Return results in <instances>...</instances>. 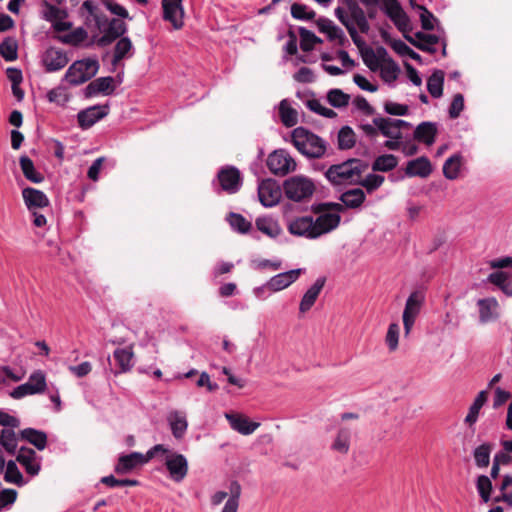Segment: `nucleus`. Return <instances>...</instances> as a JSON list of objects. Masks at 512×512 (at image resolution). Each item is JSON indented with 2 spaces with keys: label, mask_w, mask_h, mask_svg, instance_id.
<instances>
[{
  "label": "nucleus",
  "mask_w": 512,
  "mask_h": 512,
  "mask_svg": "<svg viewBox=\"0 0 512 512\" xmlns=\"http://www.w3.org/2000/svg\"><path fill=\"white\" fill-rule=\"evenodd\" d=\"M370 168L368 161L350 158L346 161L331 165L325 172V177L333 186L358 185L361 175Z\"/></svg>",
  "instance_id": "1"
},
{
  "label": "nucleus",
  "mask_w": 512,
  "mask_h": 512,
  "mask_svg": "<svg viewBox=\"0 0 512 512\" xmlns=\"http://www.w3.org/2000/svg\"><path fill=\"white\" fill-rule=\"evenodd\" d=\"M291 137L297 150L309 158H320L326 152L325 142L304 127L295 128Z\"/></svg>",
  "instance_id": "2"
},
{
  "label": "nucleus",
  "mask_w": 512,
  "mask_h": 512,
  "mask_svg": "<svg viewBox=\"0 0 512 512\" xmlns=\"http://www.w3.org/2000/svg\"><path fill=\"white\" fill-rule=\"evenodd\" d=\"M99 62L86 58L73 62L67 69L64 80L72 86L81 85L92 79L98 72Z\"/></svg>",
  "instance_id": "3"
},
{
  "label": "nucleus",
  "mask_w": 512,
  "mask_h": 512,
  "mask_svg": "<svg viewBox=\"0 0 512 512\" xmlns=\"http://www.w3.org/2000/svg\"><path fill=\"white\" fill-rule=\"evenodd\" d=\"M283 189L288 199L301 202L312 197L315 185L306 177L293 176L284 181Z\"/></svg>",
  "instance_id": "4"
},
{
  "label": "nucleus",
  "mask_w": 512,
  "mask_h": 512,
  "mask_svg": "<svg viewBox=\"0 0 512 512\" xmlns=\"http://www.w3.org/2000/svg\"><path fill=\"white\" fill-rule=\"evenodd\" d=\"M424 301L425 296L421 291H414L409 295L402 315L405 337H408L412 331L415 320L420 314Z\"/></svg>",
  "instance_id": "5"
},
{
  "label": "nucleus",
  "mask_w": 512,
  "mask_h": 512,
  "mask_svg": "<svg viewBox=\"0 0 512 512\" xmlns=\"http://www.w3.org/2000/svg\"><path fill=\"white\" fill-rule=\"evenodd\" d=\"M266 164L271 173L277 176H285L295 171L297 166L295 160L284 149H278L270 153Z\"/></svg>",
  "instance_id": "6"
},
{
  "label": "nucleus",
  "mask_w": 512,
  "mask_h": 512,
  "mask_svg": "<svg viewBox=\"0 0 512 512\" xmlns=\"http://www.w3.org/2000/svg\"><path fill=\"white\" fill-rule=\"evenodd\" d=\"M46 386V376L43 371L38 370L29 376L26 383L14 388L10 396L14 399H20L27 395L43 393Z\"/></svg>",
  "instance_id": "7"
},
{
  "label": "nucleus",
  "mask_w": 512,
  "mask_h": 512,
  "mask_svg": "<svg viewBox=\"0 0 512 512\" xmlns=\"http://www.w3.org/2000/svg\"><path fill=\"white\" fill-rule=\"evenodd\" d=\"M386 17L390 18L403 36L412 31L410 18L397 0H386Z\"/></svg>",
  "instance_id": "8"
},
{
  "label": "nucleus",
  "mask_w": 512,
  "mask_h": 512,
  "mask_svg": "<svg viewBox=\"0 0 512 512\" xmlns=\"http://www.w3.org/2000/svg\"><path fill=\"white\" fill-rule=\"evenodd\" d=\"M165 467L175 482H181L188 474V461L183 454L177 452L166 455Z\"/></svg>",
  "instance_id": "9"
},
{
  "label": "nucleus",
  "mask_w": 512,
  "mask_h": 512,
  "mask_svg": "<svg viewBox=\"0 0 512 512\" xmlns=\"http://www.w3.org/2000/svg\"><path fill=\"white\" fill-rule=\"evenodd\" d=\"M219 184L225 192L234 194L242 186L240 171L234 166H225L217 174Z\"/></svg>",
  "instance_id": "10"
},
{
  "label": "nucleus",
  "mask_w": 512,
  "mask_h": 512,
  "mask_svg": "<svg viewBox=\"0 0 512 512\" xmlns=\"http://www.w3.org/2000/svg\"><path fill=\"white\" fill-rule=\"evenodd\" d=\"M127 30L128 26L124 20L120 18H111L109 23H107V27H105L104 32L98 38L96 43L99 47L109 46L117 39L123 37Z\"/></svg>",
  "instance_id": "11"
},
{
  "label": "nucleus",
  "mask_w": 512,
  "mask_h": 512,
  "mask_svg": "<svg viewBox=\"0 0 512 512\" xmlns=\"http://www.w3.org/2000/svg\"><path fill=\"white\" fill-rule=\"evenodd\" d=\"M281 188L273 179H265L258 186V197L265 207L276 205L281 199Z\"/></svg>",
  "instance_id": "12"
},
{
  "label": "nucleus",
  "mask_w": 512,
  "mask_h": 512,
  "mask_svg": "<svg viewBox=\"0 0 512 512\" xmlns=\"http://www.w3.org/2000/svg\"><path fill=\"white\" fill-rule=\"evenodd\" d=\"M163 19L172 24L176 30L184 26L182 0H162Z\"/></svg>",
  "instance_id": "13"
},
{
  "label": "nucleus",
  "mask_w": 512,
  "mask_h": 512,
  "mask_svg": "<svg viewBox=\"0 0 512 512\" xmlns=\"http://www.w3.org/2000/svg\"><path fill=\"white\" fill-rule=\"evenodd\" d=\"M340 221L341 216L338 213H324L319 215L316 219L312 217L314 239L336 229L339 226Z\"/></svg>",
  "instance_id": "14"
},
{
  "label": "nucleus",
  "mask_w": 512,
  "mask_h": 512,
  "mask_svg": "<svg viewBox=\"0 0 512 512\" xmlns=\"http://www.w3.org/2000/svg\"><path fill=\"white\" fill-rule=\"evenodd\" d=\"M109 105H95L81 110L77 115L78 124L82 129L92 127L96 122L107 116Z\"/></svg>",
  "instance_id": "15"
},
{
  "label": "nucleus",
  "mask_w": 512,
  "mask_h": 512,
  "mask_svg": "<svg viewBox=\"0 0 512 512\" xmlns=\"http://www.w3.org/2000/svg\"><path fill=\"white\" fill-rule=\"evenodd\" d=\"M69 62L67 53L55 47H49L42 56V63L46 72H55L63 69Z\"/></svg>",
  "instance_id": "16"
},
{
  "label": "nucleus",
  "mask_w": 512,
  "mask_h": 512,
  "mask_svg": "<svg viewBox=\"0 0 512 512\" xmlns=\"http://www.w3.org/2000/svg\"><path fill=\"white\" fill-rule=\"evenodd\" d=\"M403 37L414 47L430 54H434L436 52V48L434 46L440 41L439 36L435 34H427L421 31L416 32L414 36H411L410 33H406Z\"/></svg>",
  "instance_id": "17"
},
{
  "label": "nucleus",
  "mask_w": 512,
  "mask_h": 512,
  "mask_svg": "<svg viewBox=\"0 0 512 512\" xmlns=\"http://www.w3.org/2000/svg\"><path fill=\"white\" fill-rule=\"evenodd\" d=\"M16 460L24 467L27 474L36 476L40 472L41 458L37 456L32 448L21 447L18 451Z\"/></svg>",
  "instance_id": "18"
},
{
  "label": "nucleus",
  "mask_w": 512,
  "mask_h": 512,
  "mask_svg": "<svg viewBox=\"0 0 512 512\" xmlns=\"http://www.w3.org/2000/svg\"><path fill=\"white\" fill-rule=\"evenodd\" d=\"M302 273V269H292L286 272L279 273L266 283V287L268 290L277 292L281 291L292 283H294Z\"/></svg>",
  "instance_id": "19"
},
{
  "label": "nucleus",
  "mask_w": 512,
  "mask_h": 512,
  "mask_svg": "<svg viewBox=\"0 0 512 512\" xmlns=\"http://www.w3.org/2000/svg\"><path fill=\"white\" fill-rule=\"evenodd\" d=\"M115 90L114 78L111 76L100 77L90 82L85 90L84 95L86 98H91L98 94L111 95Z\"/></svg>",
  "instance_id": "20"
},
{
  "label": "nucleus",
  "mask_w": 512,
  "mask_h": 512,
  "mask_svg": "<svg viewBox=\"0 0 512 512\" xmlns=\"http://www.w3.org/2000/svg\"><path fill=\"white\" fill-rule=\"evenodd\" d=\"M365 65L372 71H379V76L384 79V48L379 47L377 54L371 47L360 52Z\"/></svg>",
  "instance_id": "21"
},
{
  "label": "nucleus",
  "mask_w": 512,
  "mask_h": 512,
  "mask_svg": "<svg viewBox=\"0 0 512 512\" xmlns=\"http://www.w3.org/2000/svg\"><path fill=\"white\" fill-rule=\"evenodd\" d=\"M287 229L289 233L294 236L314 239L312 229V216H301L290 220Z\"/></svg>",
  "instance_id": "22"
},
{
  "label": "nucleus",
  "mask_w": 512,
  "mask_h": 512,
  "mask_svg": "<svg viewBox=\"0 0 512 512\" xmlns=\"http://www.w3.org/2000/svg\"><path fill=\"white\" fill-rule=\"evenodd\" d=\"M146 464L145 458L140 452H132L127 455H121L115 465L114 471L117 474H127L139 465Z\"/></svg>",
  "instance_id": "23"
},
{
  "label": "nucleus",
  "mask_w": 512,
  "mask_h": 512,
  "mask_svg": "<svg viewBox=\"0 0 512 512\" xmlns=\"http://www.w3.org/2000/svg\"><path fill=\"white\" fill-rule=\"evenodd\" d=\"M405 173L408 177L427 178L432 173V165L426 156L418 157L407 163Z\"/></svg>",
  "instance_id": "24"
},
{
  "label": "nucleus",
  "mask_w": 512,
  "mask_h": 512,
  "mask_svg": "<svg viewBox=\"0 0 512 512\" xmlns=\"http://www.w3.org/2000/svg\"><path fill=\"white\" fill-rule=\"evenodd\" d=\"M22 197L29 210L33 208H44L50 203L44 192L32 187L24 188L22 190Z\"/></svg>",
  "instance_id": "25"
},
{
  "label": "nucleus",
  "mask_w": 512,
  "mask_h": 512,
  "mask_svg": "<svg viewBox=\"0 0 512 512\" xmlns=\"http://www.w3.org/2000/svg\"><path fill=\"white\" fill-rule=\"evenodd\" d=\"M134 352L131 346L124 348H117L113 352V358L118 366L114 371L115 375L129 372L133 367Z\"/></svg>",
  "instance_id": "26"
},
{
  "label": "nucleus",
  "mask_w": 512,
  "mask_h": 512,
  "mask_svg": "<svg viewBox=\"0 0 512 512\" xmlns=\"http://www.w3.org/2000/svg\"><path fill=\"white\" fill-rule=\"evenodd\" d=\"M326 279L324 277L318 278L314 284L305 292L303 295L300 305L299 311L300 313H306L309 311L312 306L315 304L321 290L325 285Z\"/></svg>",
  "instance_id": "27"
},
{
  "label": "nucleus",
  "mask_w": 512,
  "mask_h": 512,
  "mask_svg": "<svg viewBox=\"0 0 512 512\" xmlns=\"http://www.w3.org/2000/svg\"><path fill=\"white\" fill-rule=\"evenodd\" d=\"M437 134L438 128L436 123L425 121L420 123L414 130V139L427 146H431L435 142Z\"/></svg>",
  "instance_id": "28"
},
{
  "label": "nucleus",
  "mask_w": 512,
  "mask_h": 512,
  "mask_svg": "<svg viewBox=\"0 0 512 512\" xmlns=\"http://www.w3.org/2000/svg\"><path fill=\"white\" fill-rule=\"evenodd\" d=\"M226 418L231 427L242 435H250L260 426V423L250 421L242 415L226 414Z\"/></svg>",
  "instance_id": "29"
},
{
  "label": "nucleus",
  "mask_w": 512,
  "mask_h": 512,
  "mask_svg": "<svg viewBox=\"0 0 512 512\" xmlns=\"http://www.w3.org/2000/svg\"><path fill=\"white\" fill-rule=\"evenodd\" d=\"M133 44L129 37L123 36L117 39L114 46L112 64L117 65L121 60L131 57Z\"/></svg>",
  "instance_id": "30"
},
{
  "label": "nucleus",
  "mask_w": 512,
  "mask_h": 512,
  "mask_svg": "<svg viewBox=\"0 0 512 512\" xmlns=\"http://www.w3.org/2000/svg\"><path fill=\"white\" fill-rule=\"evenodd\" d=\"M228 489L229 498L221 512H237L239 508L242 487L238 481L233 480L230 482Z\"/></svg>",
  "instance_id": "31"
},
{
  "label": "nucleus",
  "mask_w": 512,
  "mask_h": 512,
  "mask_svg": "<svg viewBox=\"0 0 512 512\" xmlns=\"http://www.w3.org/2000/svg\"><path fill=\"white\" fill-rule=\"evenodd\" d=\"M339 200L346 208L356 209L365 201V193L361 188H353L343 192Z\"/></svg>",
  "instance_id": "32"
},
{
  "label": "nucleus",
  "mask_w": 512,
  "mask_h": 512,
  "mask_svg": "<svg viewBox=\"0 0 512 512\" xmlns=\"http://www.w3.org/2000/svg\"><path fill=\"white\" fill-rule=\"evenodd\" d=\"M21 438L28 441L38 450H44L47 445V435L45 432L34 428H25L20 432Z\"/></svg>",
  "instance_id": "33"
},
{
  "label": "nucleus",
  "mask_w": 512,
  "mask_h": 512,
  "mask_svg": "<svg viewBox=\"0 0 512 512\" xmlns=\"http://www.w3.org/2000/svg\"><path fill=\"white\" fill-rule=\"evenodd\" d=\"M19 164L24 177L30 182L41 183L44 180L43 174L36 170L33 161L28 156H21Z\"/></svg>",
  "instance_id": "34"
},
{
  "label": "nucleus",
  "mask_w": 512,
  "mask_h": 512,
  "mask_svg": "<svg viewBox=\"0 0 512 512\" xmlns=\"http://www.w3.org/2000/svg\"><path fill=\"white\" fill-rule=\"evenodd\" d=\"M479 306V319L482 323L490 322L496 319L497 315L494 313L498 306V302L494 298L480 299Z\"/></svg>",
  "instance_id": "35"
},
{
  "label": "nucleus",
  "mask_w": 512,
  "mask_h": 512,
  "mask_svg": "<svg viewBox=\"0 0 512 512\" xmlns=\"http://www.w3.org/2000/svg\"><path fill=\"white\" fill-rule=\"evenodd\" d=\"M445 74L442 70H435L427 80V90L434 98H439L443 94V83Z\"/></svg>",
  "instance_id": "36"
},
{
  "label": "nucleus",
  "mask_w": 512,
  "mask_h": 512,
  "mask_svg": "<svg viewBox=\"0 0 512 512\" xmlns=\"http://www.w3.org/2000/svg\"><path fill=\"white\" fill-rule=\"evenodd\" d=\"M411 124L404 120L386 118V137L400 139L402 130H409Z\"/></svg>",
  "instance_id": "37"
},
{
  "label": "nucleus",
  "mask_w": 512,
  "mask_h": 512,
  "mask_svg": "<svg viewBox=\"0 0 512 512\" xmlns=\"http://www.w3.org/2000/svg\"><path fill=\"white\" fill-rule=\"evenodd\" d=\"M488 399V392L486 390H483L479 392L477 397L475 398L473 404L469 408V412L465 418V423L472 426L476 423L478 419L479 412L483 405L486 403Z\"/></svg>",
  "instance_id": "38"
},
{
  "label": "nucleus",
  "mask_w": 512,
  "mask_h": 512,
  "mask_svg": "<svg viewBox=\"0 0 512 512\" xmlns=\"http://www.w3.org/2000/svg\"><path fill=\"white\" fill-rule=\"evenodd\" d=\"M461 166L462 156L460 154H454L444 162L443 175L449 180H455L458 178Z\"/></svg>",
  "instance_id": "39"
},
{
  "label": "nucleus",
  "mask_w": 512,
  "mask_h": 512,
  "mask_svg": "<svg viewBox=\"0 0 512 512\" xmlns=\"http://www.w3.org/2000/svg\"><path fill=\"white\" fill-rule=\"evenodd\" d=\"M386 43H389L392 49L399 54L400 56H408L411 59L417 61L418 63H422V57L416 53L413 49H411L406 43L401 40H392L386 34Z\"/></svg>",
  "instance_id": "40"
},
{
  "label": "nucleus",
  "mask_w": 512,
  "mask_h": 512,
  "mask_svg": "<svg viewBox=\"0 0 512 512\" xmlns=\"http://www.w3.org/2000/svg\"><path fill=\"white\" fill-rule=\"evenodd\" d=\"M279 114L283 125L286 127H293L298 122L297 111L289 105L286 99L280 102Z\"/></svg>",
  "instance_id": "41"
},
{
  "label": "nucleus",
  "mask_w": 512,
  "mask_h": 512,
  "mask_svg": "<svg viewBox=\"0 0 512 512\" xmlns=\"http://www.w3.org/2000/svg\"><path fill=\"white\" fill-rule=\"evenodd\" d=\"M351 432L348 428L339 429L331 448L341 454H347L350 448Z\"/></svg>",
  "instance_id": "42"
},
{
  "label": "nucleus",
  "mask_w": 512,
  "mask_h": 512,
  "mask_svg": "<svg viewBox=\"0 0 512 512\" xmlns=\"http://www.w3.org/2000/svg\"><path fill=\"white\" fill-rule=\"evenodd\" d=\"M0 55L5 61H15L18 57V43L12 37H6L0 43Z\"/></svg>",
  "instance_id": "43"
},
{
  "label": "nucleus",
  "mask_w": 512,
  "mask_h": 512,
  "mask_svg": "<svg viewBox=\"0 0 512 512\" xmlns=\"http://www.w3.org/2000/svg\"><path fill=\"white\" fill-rule=\"evenodd\" d=\"M168 420L173 436L176 439L182 438L188 427L186 418L178 412H175L169 416Z\"/></svg>",
  "instance_id": "44"
},
{
  "label": "nucleus",
  "mask_w": 512,
  "mask_h": 512,
  "mask_svg": "<svg viewBox=\"0 0 512 512\" xmlns=\"http://www.w3.org/2000/svg\"><path fill=\"white\" fill-rule=\"evenodd\" d=\"M493 449L491 443H483L476 447L473 453L475 464L479 468H486L490 463V454Z\"/></svg>",
  "instance_id": "45"
},
{
  "label": "nucleus",
  "mask_w": 512,
  "mask_h": 512,
  "mask_svg": "<svg viewBox=\"0 0 512 512\" xmlns=\"http://www.w3.org/2000/svg\"><path fill=\"white\" fill-rule=\"evenodd\" d=\"M299 35H300V48L304 52H309L314 49V46L318 43H322V40L317 37L313 32L310 30L300 27L299 28Z\"/></svg>",
  "instance_id": "46"
},
{
  "label": "nucleus",
  "mask_w": 512,
  "mask_h": 512,
  "mask_svg": "<svg viewBox=\"0 0 512 512\" xmlns=\"http://www.w3.org/2000/svg\"><path fill=\"white\" fill-rule=\"evenodd\" d=\"M356 143V135L349 126H343L338 132V148L341 150L351 149Z\"/></svg>",
  "instance_id": "47"
},
{
  "label": "nucleus",
  "mask_w": 512,
  "mask_h": 512,
  "mask_svg": "<svg viewBox=\"0 0 512 512\" xmlns=\"http://www.w3.org/2000/svg\"><path fill=\"white\" fill-rule=\"evenodd\" d=\"M413 8H416L421 11L420 13V22L421 27L425 31H432L435 28V22L438 19L423 5L414 4L413 0H410Z\"/></svg>",
  "instance_id": "48"
},
{
  "label": "nucleus",
  "mask_w": 512,
  "mask_h": 512,
  "mask_svg": "<svg viewBox=\"0 0 512 512\" xmlns=\"http://www.w3.org/2000/svg\"><path fill=\"white\" fill-rule=\"evenodd\" d=\"M347 9L349 10L352 19L351 22L354 24V26L357 25L362 33H367L369 31V24L364 11L358 6V4Z\"/></svg>",
  "instance_id": "49"
},
{
  "label": "nucleus",
  "mask_w": 512,
  "mask_h": 512,
  "mask_svg": "<svg viewBox=\"0 0 512 512\" xmlns=\"http://www.w3.org/2000/svg\"><path fill=\"white\" fill-rule=\"evenodd\" d=\"M228 222L233 230L242 234L249 232L252 228L251 222L239 213H230L228 216Z\"/></svg>",
  "instance_id": "50"
},
{
  "label": "nucleus",
  "mask_w": 512,
  "mask_h": 512,
  "mask_svg": "<svg viewBox=\"0 0 512 512\" xmlns=\"http://www.w3.org/2000/svg\"><path fill=\"white\" fill-rule=\"evenodd\" d=\"M327 100L331 106L342 108L349 104L350 95L344 93L341 89L334 88L327 93Z\"/></svg>",
  "instance_id": "51"
},
{
  "label": "nucleus",
  "mask_w": 512,
  "mask_h": 512,
  "mask_svg": "<svg viewBox=\"0 0 512 512\" xmlns=\"http://www.w3.org/2000/svg\"><path fill=\"white\" fill-rule=\"evenodd\" d=\"M87 37H88L87 31L82 27H78V28L74 29L73 31H71L70 33L60 36L59 40L64 44L78 46L83 41H85Z\"/></svg>",
  "instance_id": "52"
},
{
  "label": "nucleus",
  "mask_w": 512,
  "mask_h": 512,
  "mask_svg": "<svg viewBox=\"0 0 512 512\" xmlns=\"http://www.w3.org/2000/svg\"><path fill=\"white\" fill-rule=\"evenodd\" d=\"M0 444L9 454H14L17 449L15 432L12 429H3L0 435Z\"/></svg>",
  "instance_id": "53"
},
{
  "label": "nucleus",
  "mask_w": 512,
  "mask_h": 512,
  "mask_svg": "<svg viewBox=\"0 0 512 512\" xmlns=\"http://www.w3.org/2000/svg\"><path fill=\"white\" fill-rule=\"evenodd\" d=\"M256 227L259 231L263 232L269 237H276L280 232L277 223L270 218H258L256 220Z\"/></svg>",
  "instance_id": "54"
},
{
  "label": "nucleus",
  "mask_w": 512,
  "mask_h": 512,
  "mask_svg": "<svg viewBox=\"0 0 512 512\" xmlns=\"http://www.w3.org/2000/svg\"><path fill=\"white\" fill-rule=\"evenodd\" d=\"M4 479L8 483H14L18 486H22L24 484L23 476L19 471L16 463L12 460L8 461L6 465V472L4 475Z\"/></svg>",
  "instance_id": "55"
},
{
  "label": "nucleus",
  "mask_w": 512,
  "mask_h": 512,
  "mask_svg": "<svg viewBox=\"0 0 512 512\" xmlns=\"http://www.w3.org/2000/svg\"><path fill=\"white\" fill-rule=\"evenodd\" d=\"M476 487L478 493L484 502H488L492 492V482L486 475H480L477 478Z\"/></svg>",
  "instance_id": "56"
},
{
  "label": "nucleus",
  "mask_w": 512,
  "mask_h": 512,
  "mask_svg": "<svg viewBox=\"0 0 512 512\" xmlns=\"http://www.w3.org/2000/svg\"><path fill=\"white\" fill-rule=\"evenodd\" d=\"M382 182V176L373 173H368L367 171L365 174L361 175V181L358 182V185L363 186L364 188H366L368 192H371L380 187Z\"/></svg>",
  "instance_id": "57"
},
{
  "label": "nucleus",
  "mask_w": 512,
  "mask_h": 512,
  "mask_svg": "<svg viewBox=\"0 0 512 512\" xmlns=\"http://www.w3.org/2000/svg\"><path fill=\"white\" fill-rule=\"evenodd\" d=\"M316 25L321 33L327 34L329 40H335V36H337L336 34L338 32L339 27L336 26L330 19L319 18L316 21Z\"/></svg>",
  "instance_id": "58"
},
{
  "label": "nucleus",
  "mask_w": 512,
  "mask_h": 512,
  "mask_svg": "<svg viewBox=\"0 0 512 512\" xmlns=\"http://www.w3.org/2000/svg\"><path fill=\"white\" fill-rule=\"evenodd\" d=\"M291 15L298 20H312L315 18L316 13L313 10H307V6L300 3H293L291 5Z\"/></svg>",
  "instance_id": "59"
},
{
  "label": "nucleus",
  "mask_w": 512,
  "mask_h": 512,
  "mask_svg": "<svg viewBox=\"0 0 512 512\" xmlns=\"http://www.w3.org/2000/svg\"><path fill=\"white\" fill-rule=\"evenodd\" d=\"M103 5L109 10L112 14L118 16L123 19H132L129 16V13L125 7L117 3L115 0H102Z\"/></svg>",
  "instance_id": "60"
},
{
  "label": "nucleus",
  "mask_w": 512,
  "mask_h": 512,
  "mask_svg": "<svg viewBox=\"0 0 512 512\" xmlns=\"http://www.w3.org/2000/svg\"><path fill=\"white\" fill-rule=\"evenodd\" d=\"M399 333L400 328L398 324L392 323L389 325L386 333V342L388 343L389 350L392 352L398 348Z\"/></svg>",
  "instance_id": "61"
},
{
  "label": "nucleus",
  "mask_w": 512,
  "mask_h": 512,
  "mask_svg": "<svg viewBox=\"0 0 512 512\" xmlns=\"http://www.w3.org/2000/svg\"><path fill=\"white\" fill-rule=\"evenodd\" d=\"M374 125L364 124L362 130L369 137H375L378 131L384 135V117H377L373 120Z\"/></svg>",
  "instance_id": "62"
},
{
  "label": "nucleus",
  "mask_w": 512,
  "mask_h": 512,
  "mask_svg": "<svg viewBox=\"0 0 512 512\" xmlns=\"http://www.w3.org/2000/svg\"><path fill=\"white\" fill-rule=\"evenodd\" d=\"M464 109V97L462 94L457 93L454 95L453 100L449 107V116L452 119H456L460 116V113Z\"/></svg>",
  "instance_id": "63"
},
{
  "label": "nucleus",
  "mask_w": 512,
  "mask_h": 512,
  "mask_svg": "<svg viewBox=\"0 0 512 512\" xmlns=\"http://www.w3.org/2000/svg\"><path fill=\"white\" fill-rule=\"evenodd\" d=\"M488 280L494 284L499 286L504 292L509 293V287L506 285L508 280V275L502 271H496L489 275Z\"/></svg>",
  "instance_id": "64"
}]
</instances>
